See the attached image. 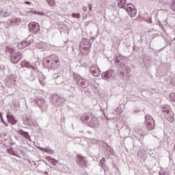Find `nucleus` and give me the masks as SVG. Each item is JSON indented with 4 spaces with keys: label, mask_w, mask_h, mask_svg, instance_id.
Wrapping results in <instances>:
<instances>
[{
    "label": "nucleus",
    "mask_w": 175,
    "mask_h": 175,
    "mask_svg": "<svg viewBox=\"0 0 175 175\" xmlns=\"http://www.w3.org/2000/svg\"><path fill=\"white\" fill-rule=\"evenodd\" d=\"M46 159H48V161H49L52 165H55L58 163V161L55 160V159H52L51 157H48Z\"/></svg>",
    "instance_id": "obj_15"
},
{
    "label": "nucleus",
    "mask_w": 175,
    "mask_h": 175,
    "mask_svg": "<svg viewBox=\"0 0 175 175\" xmlns=\"http://www.w3.org/2000/svg\"><path fill=\"white\" fill-rule=\"evenodd\" d=\"M78 161L81 165H84V163H85V159H84V157L81 155L78 156Z\"/></svg>",
    "instance_id": "obj_13"
},
{
    "label": "nucleus",
    "mask_w": 175,
    "mask_h": 175,
    "mask_svg": "<svg viewBox=\"0 0 175 175\" xmlns=\"http://www.w3.org/2000/svg\"><path fill=\"white\" fill-rule=\"evenodd\" d=\"M21 59V53L12 52L11 53V62L12 64H17Z\"/></svg>",
    "instance_id": "obj_4"
},
{
    "label": "nucleus",
    "mask_w": 175,
    "mask_h": 175,
    "mask_svg": "<svg viewBox=\"0 0 175 175\" xmlns=\"http://www.w3.org/2000/svg\"><path fill=\"white\" fill-rule=\"evenodd\" d=\"M161 175V174H160Z\"/></svg>",
    "instance_id": "obj_33"
},
{
    "label": "nucleus",
    "mask_w": 175,
    "mask_h": 175,
    "mask_svg": "<svg viewBox=\"0 0 175 175\" xmlns=\"http://www.w3.org/2000/svg\"><path fill=\"white\" fill-rule=\"evenodd\" d=\"M6 117L8 122L11 124V125H16L17 124V120H16L12 115L8 113Z\"/></svg>",
    "instance_id": "obj_8"
},
{
    "label": "nucleus",
    "mask_w": 175,
    "mask_h": 175,
    "mask_svg": "<svg viewBox=\"0 0 175 175\" xmlns=\"http://www.w3.org/2000/svg\"><path fill=\"white\" fill-rule=\"evenodd\" d=\"M75 81L80 85V87H82V88H87V81H85V79H83L81 76L77 75L75 77Z\"/></svg>",
    "instance_id": "obj_6"
},
{
    "label": "nucleus",
    "mask_w": 175,
    "mask_h": 175,
    "mask_svg": "<svg viewBox=\"0 0 175 175\" xmlns=\"http://www.w3.org/2000/svg\"><path fill=\"white\" fill-rule=\"evenodd\" d=\"M4 124L5 125V126H9V124H8L6 122H5Z\"/></svg>",
    "instance_id": "obj_29"
},
{
    "label": "nucleus",
    "mask_w": 175,
    "mask_h": 175,
    "mask_svg": "<svg viewBox=\"0 0 175 175\" xmlns=\"http://www.w3.org/2000/svg\"><path fill=\"white\" fill-rule=\"evenodd\" d=\"M41 151H44V152H49L50 151L49 148H39Z\"/></svg>",
    "instance_id": "obj_20"
},
{
    "label": "nucleus",
    "mask_w": 175,
    "mask_h": 175,
    "mask_svg": "<svg viewBox=\"0 0 175 175\" xmlns=\"http://www.w3.org/2000/svg\"><path fill=\"white\" fill-rule=\"evenodd\" d=\"M18 133L21 135V136H23L25 139H29V134L28 132H25L23 129L18 131Z\"/></svg>",
    "instance_id": "obj_9"
},
{
    "label": "nucleus",
    "mask_w": 175,
    "mask_h": 175,
    "mask_svg": "<svg viewBox=\"0 0 175 175\" xmlns=\"http://www.w3.org/2000/svg\"><path fill=\"white\" fill-rule=\"evenodd\" d=\"M165 118L169 122H174V113L173 111H167V113H165Z\"/></svg>",
    "instance_id": "obj_7"
},
{
    "label": "nucleus",
    "mask_w": 175,
    "mask_h": 175,
    "mask_svg": "<svg viewBox=\"0 0 175 175\" xmlns=\"http://www.w3.org/2000/svg\"><path fill=\"white\" fill-rule=\"evenodd\" d=\"M145 124L148 131H152L155 128V122L150 115L145 116Z\"/></svg>",
    "instance_id": "obj_2"
},
{
    "label": "nucleus",
    "mask_w": 175,
    "mask_h": 175,
    "mask_svg": "<svg viewBox=\"0 0 175 175\" xmlns=\"http://www.w3.org/2000/svg\"><path fill=\"white\" fill-rule=\"evenodd\" d=\"M90 120V116L87 115H82L81 117V121H88Z\"/></svg>",
    "instance_id": "obj_16"
},
{
    "label": "nucleus",
    "mask_w": 175,
    "mask_h": 175,
    "mask_svg": "<svg viewBox=\"0 0 175 175\" xmlns=\"http://www.w3.org/2000/svg\"><path fill=\"white\" fill-rule=\"evenodd\" d=\"M105 161H106V159L103 157L100 162L102 163V162H105Z\"/></svg>",
    "instance_id": "obj_28"
},
{
    "label": "nucleus",
    "mask_w": 175,
    "mask_h": 175,
    "mask_svg": "<svg viewBox=\"0 0 175 175\" xmlns=\"http://www.w3.org/2000/svg\"><path fill=\"white\" fill-rule=\"evenodd\" d=\"M0 161H1V156H0Z\"/></svg>",
    "instance_id": "obj_32"
},
{
    "label": "nucleus",
    "mask_w": 175,
    "mask_h": 175,
    "mask_svg": "<svg viewBox=\"0 0 175 175\" xmlns=\"http://www.w3.org/2000/svg\"><path fill=\"white\" fill-rule=\"evenodd\" d=\"M88 8H89L90 12H92V4H88Z\"/></svg>",
    "instance_id": "obj_23"
},
{
    "label": "nucleus",
    "mask_w": 175,
    "mask_h": 175,
    "mask_svg": "<svg viewBox=\"0 0 175 175\" xmlns=\"http://www.w3.org/2000/svg\"><path fill=\"white\" fill-rule=\"evenodd\" d=\"M37 105L39 106V107H43V106H44V99L43 98L38 99Z\"/></svg>",
    "instance_id": "obj_12"
},
{
    "label": "nucleus",
    "mask_w": 175,
    "mask_h": 175,
    "mask_svg": "<svg viewBox=\"0 0 175 175\" xmlns=\"http://www.w3.org/2000/svg\"><path fill=\"white\" fill-rule=\"evenodd\" d=\"M31 68H32V69H35V67H33V66H32Z\"/></svg>",
    "instance_id": "obj_30"
},
{
    "label": "nucleus",
    "mask_w": 175,
    "mask_h": 175,
    "mask_svg": "<svg viewBox=\"0 0 175 175\" xmlns=\"http://www.w3.org/2000/svg\"><path fill=\"white\" fill-rule=\"evenodd\" d=\"M1 118V122H3V124H5V120H3V118H2V115L0 116Z\"/></svg>",
    "instance_id": "obj_26"
},
{
    "label": "nucleus",
    "mask_w": 175,
    "mask_h": 175,
    "mask_svg": "<svg viewBox=\"0 0 175 175\" xmlns=\"http://www.w3.org/2000/svg\"><path fill=\"white\" fill-rule=\"evenodd\" d=\"M29 29L33 33H38L40 31V25L39 23L31 22L29 24Z\"/></svg>",
    "instance_id": "obj_3"
},
{
    "label": "nucleus",
    "mask_w": 175,
    "mask_h": 175,
    "mask_svg": "<svg viewBox=\"0 0 175 175\" xmlns=\"http://www.w3.org/2000/svg\"><path fill=\"white\" fill-rule=\"evenodd\" d=\"M167 111H171L170 109H166V107H164L163 109V113H166V114H167Z\"/></svg>",
    "instance_id": "obj_22"
},
{
    "label": "nucleus",
    "mask_w": 175,
    "mask_h": 175,
    "mask_svg": "<svg viewBox=\"0 0 175 175\" xmlns=\"http://www.w3.org/2000/svg\"><path fill=\"white\" fill-rule=\"evenodd\" d=\"M102 77L104 78L105 80H109L110 79L111 75L109 71H106L102 74Z\"/></svg>",
    "instance_id": "obj_11"
},
{
    "label": "nucleus",
    "mask_w": 175,
    "mask_h": 175,
    "mask_svg": "<svg viewBox=\"0 0 175 175\" xmlns=\"http://www.w3.org/2000/svg\"><path fill=\"white\" fill-rule=\"evenodd\" d=\"M25 5H31V1H25Z\"/></svg>",
    "instance_id": "obj_27"
},
{
    "label": "nucleus",
    "mask_w": 175,
    "mask_h": 175,
    "mask_svg": "<svg viewBox=\"0 0 175 175\" xmlns=\"http://www.w3.org/2000/svg\"><path fill=\"white\" fill-rule=\"evenodd\" d=\"M90 73L94 76V77H99L100 76V69L97 65H93L90 68Z\"/></svg>",
    "instance_id": "obj_5"
},
{
    "label": "nucleus",
    "mask_w": 175,
    "mask_h": 175,
    "mask_svg": "<svg viewBox=\"0 0 175 175\" xmlns=\"http://www.w3.org/2000/svg\"><path fill=\"white\" fill-rule=\"evenodd\" d=\"M72 17H73V18H80V13H72Z\"/></svg>",
    "instance_id": "obj_18"
},
{
    "label": "nucleus",
    "mask_w": 175,
    "mask_h": 175,
    "mask_svg": "<svg viewBox=\"0 0 175 175\" xmlns=\"http://www.w3.org/2000/svg\"><path fill=\"white\" fill-rule=\"evenodd\" d=\"M8 152H9V154H10L11 155H13V154H14V152H13V148H10L8 149Z\"/></svg>",
    "instance_id": "obj_21"
},
{
    "label": "nucleus",
    "mask_w": 175,
    "mask_h": 175,
    "mask_svg": "<svg viewBox=\"0 0 175 175\" xmlns=\"http://www.w3.org/2000/svg\"><path fill=\"white\" fill-rule=\"evenodd\" d=\"M46 1L48 2L49 6H55V1H54V0H46Z\"/></svg>",
    "instance_id": "obj_17"
},
{
    "label": "nucleus",
    "mask_w": 175,
    "mask_h": 175,
    "mask_svg": "<svg viewBox=\"0 0 175 175\" xmlns=\"http://www.w3.org/2000/svg\"><path fill=\"white\" fill-rule=\"evenodd\" d=\"M82 10H83V12H87V10H88L87 6H83L82 8Z\"/></svg>",
    "instance_id": "obj_25"
},
{
    "label": "nucleus",
    "mask_w": 175,
    "mask_h": 175,
    "mask_svg": "<svg viewBox=\"0 0 175 175\" xmlns=\"http://www.w3.org/2000/svg\"><path fill=\"white\" fill-rule=\"evenodd\" d=\"M51 59L52 62H55V64H58V62H59V58L55 55H52L51 56Z\"/></svg>",
    "instance_id": "obj_10"
},
{
    "label": "nucleus",
    "mask_w": 175,
    "mask_h": 175,
    "mask_svg": "<svg viewBox=\"0 0 175 175\" xmlns=\"http://www.w3.org/2000/svg\"><path fill=\"white\" fill-rule=\"evenodd\" d=\"M174 40H175V38H174Z\"/></svg>",
    "instance_id": "obj_31"
},
{
    "label": "nucleus",
    "mask_w": 175,
    "mask_h": 175,
    "mask_svg": "<svg viewBox=\"0 0 175 175\" xmlns=\"http://www.w3.org/2000/svg\"><path fill=\"white\" fill-rule=\"evenodd\" d=\"M126 5V0H118V6L120 9H125L127 12L129 16L130 17H135L136 16V9H135V6L132 4H128L127 6L125 8Z\"/></svg>",
    "instance_id": "obj_1"
},
{
    "label": "nucleus",
    "mask_w": 175,
    "mask_h": 175,
    "mask_svg": "<svg viewBox=\"0 0 175 175\" xmlns=\"http://www.w3.org/2000/svg\"><path fill=\"white\" fill-rule=\"evenodd\" d=\"M44 80H46V78L44 77L39 78V83L41 85H42V87H44V85H46Z\"/></svg>",
    "instance_id": "obj_14"
},
{
    "label": "nucleus",
    "mask_w": 175,
    "mask_h": 175,
    "mask_svg": "<svg viewBox=\"0 0 175 175\" xmlns=\"http://www.w3.org/2000/svg\"><path fill=\"white\" fill-rule=\"evenodd\" d=\"M28 14H42L40 12H37L36 11L30 10L27 12Z\"/></svg>",
    "instance_id": "obj_19"
},
{
    "label": "nucleus",
    "mask_w": 175,
    "mask_h": 175,
    "mask_svg": "<svg viewBox=\"0 0 175 175\" xmlns=\"http://www.w3.org/2000/svg\"><path fill=\"white\" fill-rule=\"evenodd\" d=\"M171 100H172V102H175V94H173L171 96Z\"/></svg>",
    "instance_id": "obj_24"
}]
</instances>
